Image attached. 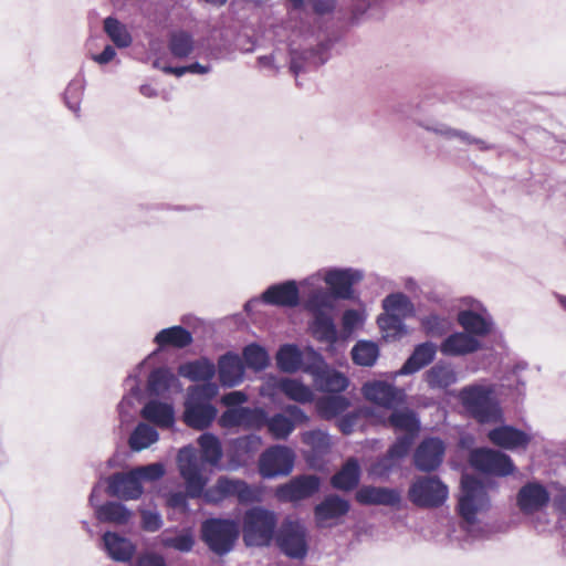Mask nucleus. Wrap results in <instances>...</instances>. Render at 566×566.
Segmentation results:
<instances>
[{
  "mask_svg": "<svg viewBox=\"0 0 566 566\" xmlns=\"http://www.w3.org/2000/svg\"><path fill=\"white\" fill-rule=\"evenodd\" d=\"M321 486V480L314 474H303L285 483V501H301L314 495Z\"/></svg>",
  "mask_w": 566,
  "mask_h": 566,
  "instance_id": "nucleus-26",
  "label": "nucleus"
},
{
  "mask_svg": "<svg viewBox=\"0 0 566 566\" xmlns=\"http://www.w3.org/2000/svg\"><path fill=\"white\" fill-rule=\"evenodd\" d=\"M107 493L123 500H137L144 491L134 470L114 473L107 479Z\"/></svg>",
  "mask_w": 566,
  "mask_h": 566,
  "instance_id": "nucleus-16",
  "label": "nucleus"
},
{
  "mask_svg": "<svg viewBox=\"0 0 566 566\" xmlns=\"http://www.w3.org/2000/svg\"><path fill=\"white\" fill-rule=\"evenodd\" d=\"M426 381L431 389H447L458 381L455 370L450 364L437 363L424 374Z\"/></svg>",
  "mask_w": 566,
  "mask_h": 566,
  "instance_id": "nucleus-35",
  "label": "nucleus"
},
{
  "mask_svg": "<svg viewBox=\"0 0 566 566\" xmlns=\"http://www.w3.org/2000/svg\"><path fill=\"white\" fill-rule=\"evenodd\" d=\"M386 424L396 432H403L396 441H402L410 450L420 431L421 422L416 411L410 408H394L388 417Z\"/></svg>",
  "mask_w": 566,
  "mask_h": 566,
  "instance_id": "nucleus-12",
  "label": "nucleus"
},
{
  "mask_svg": "<svg viewBox=\"0 0 566 566\" xmlns=\"http://www.w3.org/2000/svg\"><path fill=\"white\" fill-rule=\"evenodd\" d=\"M260 392L263 397L276 401L283 395V377H269L261 386Z\"/></svg>",
  "mask_w": 566,
  "mask_h": 566,
  "instance_id": "nucleus-57",
  "label": "nucleus"
},
{
  "mask_svg": "<svg viewBox=\"0 0 566 566\" xmlns=\"http://www.w3.org/2000/svg\"><path fill=\"white\" fill-rule=\"evenodd\" d=\"M305 310L312 315L310 324L313 336L333 345L337 340V329L334 322L336 305L325 289L314 290L304 302Z\"/></svg>",
  "mask_w": 566,
  "mask_h": 566,
  "instance_id": "nucleus-2",
  "label": "nucleus"
},
{
  "mask_svg": "<svg viewBox=\"0 0 566 566\" xmlns=\"http://www.w3.org/2000/svg\"><path fill=\"white\" fill-rule=\"evenodd\" d=\"M490 441L503 449H525L531 441V436L512 426H501L492 429L488 434Z\"/></svg>",
  "mask_w": 566,
  "mask_h": 566,
  "instance_id": "nucleus-23",
  "label": "nucleus"
},
{
  "mask_svg": "<svg viewBox=\"0 0 566 566\" xmlns=\"http://www.w3.org/2000/svg\"><path fill=\"white\" fill-rule=\"evenodd\" d=\"M308 552V532L303 523L285 518V556L303 560Z\"/></svg>",
  "mask_w": 566,
  "mask_h": 566,
  "instance_id": "nucleus-19",
  "label": "nucleus"
},
{
  "mask_svg": "<svg viewBox=\"0 0 566 566\" xmlns=\"http://www.w3.org/2000/svg\"><path fill=\"white\" fill-rule=\"evenodd\" d=\"M285 397L298 402H308L313 399V391L297 380L285 378Z\"/></svg>",
  "mask_w": 566,
  "mask_h": 566,
  "instance_id": "nucleus-55",
  "label": "nucleus"
},
{
  "mask_svg": "<svg viewBox=\"0 0 566 566\" xmlns=\"http://www.w3.org/2000/svg\"><path fill=\"white\" fill-rule=\"evenodd\" d=\"M350 504L338 495H328L314 509V517L319 527L326 526L329 520H337L348 513Z\"/></svg>",
  "mask_w": 566,
  "mask_h": 566,
  "instance_id": "nucleus-25",
  "label": "nucleus"
},
{
  "mask_svg": "<svg viewBox=\"0 0 566 566\" xmlns=\"http://www.w3.org/2000/svg\"><path fill=\"white\" fill-rule=\"evenodd\" d=\"M448 486L436 475L416 476L408 489V500L421 509H436L447 501Z\"/></svg>",
  "mask_w": 566,
  "mask_h": 566,
  "instance_id": "nucleus-7",
  "label": "nucleus"
},
{
  "mask_svg": "<svg viewBox=\"0 0 566 566\" xmlns=\"http://www.w3.org/2000/svg\"><path fill=\"white\" fill-rule=\"evenodd\" d=\"M154 342L159 346V348L167 346L185 348L192 343V335L182 326H171L158 332Z\"/></svg>",
  "mask_w": 566,
  "mask_h": 566,
  "instance_id": "nucleus-37",
  "label": "nucleus"
},
{
  "mask_svg": "<svg viewBox=\"0 0 566 566\" xmlns=\"http://www.w3.org/2000/svg\"><path fill=\"white\" fill-rule=\"evenodd\" d=\"M470 464L480 472L497 476H506L514 471V464L507 454L486 448L471 451Z\"/></svg>",
  "mask_w": 566,
  "mask_h": 566,
  "instance_id": "nucleus-10",
  "label": "nucleus"
},
{
  "mask_svg": "<svg viewBox=\"0 0 566 566\" xmlns=\"http://www.w3.org/2000/svg\"><path fill=\"white\" fill-rule=\"evenodd\" d=\"M159 439L158 431L148 423L140 422L132 432L128 443L133 451H142L149 448Z\"/></svg>",
  "mask_w": 566,
  "mask_h": 566,
  "instance_id": "nucleus-41",
  "label": "nucleus"
},
{
  "mask_svg": "<svg viewBox=\"0 0 566 566\" xmlns=\"http://www.w3.org/2000/svg\"><path fill=\"white\" fill-rule=\"evenodd\" d=\"M326 366L327 364L317 352L312 348L303 350L301 370L314 378Z\"/></svg>",
  "mask_w": 566,
  "mask_h": 566,
  "instance_id": "nucleus-54",
  "label": "nucleus"
},
{
  "mask_svg": "<svg viewBox=\"0 0 566 566\" xmlns=\"http://www.w3.org/2000/svg\"><path fill=\"white\" fill-rule=\"evenodd\" d=\"M160 543L164 547L174 548L180 553H189L195 545L191 532L182 531L176 536H161Z\"/></svg>",
  "mask_w": 566,
  "mask_h": 566,
  "instance_id": "nucleus-53",
  "label": "nucleus"
},
{
  "mask_svg": "<svg viewBox=\"0 0 566 566\" xmlns=\"http://www.w3.org/2000/svg\"><path fill=\"white\" fill-rule=\"evenodd\" d=\"M218 482L224 500L235 497L240 504H252L261 501L259 488L250 485L243 480L220 476Z\"/></svg>",
  "mask_w": 566,
  "mask_h": 566,
  "instance_id": "nucleus-20",
  "label": "nucleus"
},
{
  "mask_svg": "<svg viewBox=\"0 0 566 566\" xmlns=\"http://www.w3.org/2000/svg\"><path fill=\"white\" fill-rule=\"evenodd\" d=\"M133 470L139 480V483H142V481H157L165 474V468L159 462L140 465Z\"/></svg>",
  "mask_w": 566,
  "mask_h": 566,
  "instance_id": "nucleus-56",
  "label": "nucleus"
},
{
  "mask_svg": "<svg viewBox=\"0 0 566 566\" xmlns=\"http://www.w3.org/2000/svg\"><path fill=\"white\" fill-rule=\"evenodd\" d=\"M385 312L407 318L415 315V305L403 293H391L382 300Z\"/></svg>",
  "mask_w": 566,
  "mask_h": 566,
  "instance_id": "nucleus-40",
  "label": "nucleus"
},
{
  "mask_svg": "<svg viewBox=\"0 0 566 566\" xmlns=\"http://www.w3.org/2000/svg\"><path fill=\"white\" fill-rule=\"evenodd\" d=\"M140 415L144 419L160 428H171L175 424V409L168 402L149 400L143 407Z\"/></svg>",
  "mask_w": 566,
  "mask_h": 566,
  "instance_id": "nucleus-31",
  "label": "nucleus"
},
{
  "mask_svg": "<svg viewBox=\"0 0 566 566\" xmlns=\"http://www.w3.org/2000/svg\"><path fill=\"white\" fill-rule=\"evenodd\" d=\"M551 495L546 488L538 482L523 485L517 495L516 504L523 514L530 515L547 506Z\"/></svg>",
  "mask_w": 566,
  "mask_h": 566,
  "instance_id": "nucleus-15",
  "label": "nucleus"
},
{
  "mask_svg": "<svg viewBox=\"0 0 566 566\" xmlns=\"http://www.w3.org/2000/svg\"><path fill=\"white\" fill-rule=\"evenodd\" d=\"M177 463L187 493L191 499L202 496L208 504H219L224 500L218 480L213 486L205 490L208 480L202 474V464L195 447L186 446L181 448L177 455Z\"/></svg>",
  "mask_w": 566,
  "mask_h": 566,
  "instance_id": "nucleus-1",
  "label": "nucleus"
},
{
  "mask_svg": "<svg viewBox=\"0 0 566 566\" xmlns=\"http://www.w3.org/2000/svg\"><path fill=\"white\" fill-rule=\"evenodd\" d=\"M136 566H167L165 558L156 553L140 554L136 560Z\"/></svg>",
  "mask_w": 566,
  "mask_h": 566,
  "instance_id": "nucleus-64",
  "label": "nucleus"
},
{
  "mask_svg": "<svg viewBox=\"0 0 566 566\" xmlns=\"http://www.w3.org/2000/svg\"><path fill=\"white\" fill-rule=\"evenodd\" d=\"M219 380L223 387H235L244 378L242 359L233 353L222 355L218 360Z\"/></svg>",
  "mask_w": 566,
  "mask_h": 566,
  "instance_id": "nucleus-24",
  "label": "nucleus"
},
{
  "mask_svg": "<svg viewBox=\"0 0 566 566\" xmlns=\"http://www.w3.org/2000/svg\"><path fill=\"white\" fill-rule=\"evenodd\" d=\"M349 405V400L346 397L331 395L319 398L316 401V409L323 419L331 420L345 412Z\"/></svg>",
  "mask_w": 566,
  "mask_h": 566,
  "instance_id": "nucleus-38",
  "label": "nucleus"
},
{
  "mask_svg": "<svg viewBox=\"0 0 566 566\" xmlns=\"http://www.w3.org/2000/svg\"><path fill=\"white\" fill-rule=\"evenodd\" d=\"M85 85L86 81L84 75L77 74L73 80L70 81L64 92L65 105L76 116L80 115Z\"/></svg>",
  "mask_w": 566,
  "mask_h": 566,
  "instance_id": "nucleus-42",
  "label": "nucleus"
},
{
  "mask_svg": "<svg viewBox=\"0 0 566 566\" xmlns=\"http://www.w3.org/2000/svg\"><path fill=\"white\" fill-rule=\"evenodd\" d=\"M415 122L426 129L427 132L433 133L438 136H441L446 139H458L463 144L467 145H476V147L480 150H488L491 149V146L484 142L483 139L475 138L468 134L467 132L459 130L455 128L450 127L449 125L441 123L433 118H426V119H417L415 118Z\"/></svg>",
  "mask_w": 566,
  "mask_h": 566,
  "instance_id": "nucleus-17",
  "label": "nucleus"
},
{
  "mask_svg": "<svg viewBox=\"0 0 566 566\" xmlns=\"http://www.w3.org/2000/svg\"><path fill=\"white\" fill-rule=\"evenodd\" d=\"M410 450L402 441H395L386 454L378 458L369 468V475L376 479H387L389 474L400 467L401 461L408 455Z\"/></svg>",
  "mask_w": 566,
  "mask_h": 566,
  "instance_id": "nucleus-18",
  "label": "nucleus"
},
{
  "mask_svg": "<svg viewBox=\"0 0 566 566\" xmlns=\"http://www.w3.org/2000/svg\"><path fill=\"white\" fill-rule=\"evenodd\" d=\"M217 416V409L211 403H200L187 399L184 420L195 429L202 430L211 424Z\"/></svg>",
  "mask_w": 566,
  "mask_h": 566,
  "instance_id": "nucleus-27",
  "label": "nucleus"
},
{
  "mask_svg": "<svg viewBox=\"0 0 566 566\" xmlns=\"http://www.w3.org/2000/svg\"><path fill=\"white\" fill-rule=\"evenodd\" d=\"M262 446V440L256 434H249L241 437L237 440L235 447L238 451L247 454L255 453Z\"/></svg>",
  "mask_w": 566,
  "mask_h": 566,
  "instance_id": "nucleus-61",
  "label": "nucleus"
},
{
  "mask_svg": "<svg viewBox=\"0 0 566 566\" xmlns=\"http://www.w3.org/2000/svg\"><path fill=\"white\" fill-rule=\"evenodd\" d=\"M90 57L101 66H104L116 59V50L113 44H106L101 52L88 50Z\"/></svg>",
  "mask_w": 566,
  "mask_h": 566,
  "instance_id": "nucleus-62",
  "label": "nucleus"
},
{
  "mask_svg": "<svg viewBox=\"0 0 566 566\" xmlns=\"http://www.w3.org/2000/svg\"><path fill=\"white\" fill-rule=\"evenodd\" d=\"M480 348L481 342L465 332L450 334L439 346L440 353L448 357L467 356L478 352Z\"/></svg>",
  "mask_w": 566,
  "mask_h": 566,
  "instance_id": "nucleus-21",
  "label": "nucleus"
},
{
  "mask_svg": "<svg viewBox=\"0 0 566 566\" xmlns=\"http://www.w3.org/2000/svg\"><path fill=\"white\" fill-rule=\"evenodd\" d=\"M168 48L177 59L198 56L201 54L199 45L193 38H169Z\"/></svg>",
  "mask_w": 566,
  "mask_h": 566,
  "instance_id": "nucleus-49",
  "label": "nucleus"
},
{
  "mask_svg": "<svg viewBox=\"0 0 566 566\" xmlns=\"http://www.w3.org/2000/svg\"><path fill=\"white\" fill-rule=\"evenodd\" d=\"M140 515V525L144 531L153 533L161 528L163 518L158 512L144 510Z\"/></svg>",
  "mask_w": 566,
  "mask_h": 566,
  "instance_id": "nucleus-60",
  "label": "nucleus"
},
{
  "mask_svg": "<svg viewBox=\"0 0 566 566\" xmlns=\"http://www.w3.org/2000/svg\"><path fill=\"white\" fill-rule=\"evenodd\" d=\"M154 69L160 70L166 74H172L177 77H181L186 73H188L187 65L186 66H170L166 62L163 61V57H155L151 62Z\"/></svg>",
  "mask_w": 566,
  "mask_h": 566,
  "instance_id": "nucleus-63",
  "label": "nucleus"
},
{
  "mask_svg": "<svg viewBox=\"0 0 566 566\" xmlns=\"http://www.w3.org/2000/svg\"><path fill=\"white\" fill-rule=\"evenodd\" d=\"M96 516L101 522L124 525L130 520L132 512L122 503L107 502L97 506Z\"/></svg>",
  "mask_w": 566,
  "mask_h": 566,
  "instance_id": "nucleus-39",
  "label": "nucleus"
},
{
  "mask_svg": "<svg viewBox=\"0 0 566 566\" xmlns=\"http://www.w3.org/2000/svg\"><path fill=\"white\" fill-rule=\"evenodd\" d=\"M314 42L304 44L301 49L291 51L290 71L298 77L300 74L316 70L323 65L336 49L340 38H312Z\"/></svg>",
  "mask_w": 566,
  "mask_h": 566,
  "instance_id": "nucleus-6",
  "label": "nucleus"
},
{
  "mask_svg": "<svg viewBox=\"0 0 566 566\" xmlns=\"http://www.w3.org/2000/svg\"><path fill=\"white\" fill-rule=\"evenodd\" d=\"M361 394L368 401L386 409H394L402 405L406 399L403 389L384 380L365 382L361 387Z\"/></svg>",
  "mask_w": 566,
  "mask_h": 566,
  "instance_id": "nucleus-11",
  "label": "nucleus"
},
{
  "mask_svg": "<svg viewBox=\"0 0 566 566\" xmlns=\"http://www.w3.org/2000/svg\"><path fill=\"white\" fill-rule=\"evenodd\" d=\"M103 545L107 555L115 562H129L136 551L135 545L128 538L114 532L104 533Z\"/></svg>",
  "mask_w": 566,
  "mask_h": 566,
  "instance_id": "nucleus-30",
  "label": "nucleus"
},
{
  "mask_svg": "<svg viewBox=\"0 0 566 566\" xmlns=\"http://www.w3.org/2000/svg\"><path fill=\"white\" fill-rule=\"evenodd\" d=\"M243 359L245 365L254 370L264 369L269 363L266 352L256 344H250L243 349Z\"/></svg>",
  "mask_w": 566,
  "mask_h": 566,
  "instance_id": "nucleus-51",
  "label": "nucleus"
},
{
  "mask_svg": "<svg viewBox=\"0 0 566 566\" xmlns=\"http://www.w3.org/2000/svg\"><path fill=\"white\" fill-rule=\"evenodd\" d=\"M283 306V282L268 287L260 297H253L244 304V311L251 313L259 304Z\"/></svg>",
  "mask_w": 566,
  "mask_h": 566,
  "instance_id": "nucleus-44",
  "label": "nucleus"
},
{
  "mask_svg": "<svg viewBox=\"0 0 566 566\" xmlns=\"http://www.w3.org/2000/svg\"><path fill=\"white\" fill-rule=\"evenodd\" d=\"M379 356L378 346L368 340H359L352 349V357L359 366H373Z\"/></svg>",
  "mask_w": 566,
  "mask_h": 566,
  "instance_id": "nucleus-46",
  "label": "nucleus"
},
{
  "mask_svg": "<svg viewBox=\"0 0 566 566\" xmlns=\"http://www.w3.org/2000/svg\"><path fill=\"white\" fill-rule=\"evenodd\" d=\"M313 384L319 391L339 394L348 388L349 380L343 373L326 366L313 378Z\"/></svg>",
  "mask_w": 566,
  "mask_h": 566,
  "instance_id": "nucleus-33",
  "label": "nucleus"
},
{
  "mask_svg": "<svg viewBox=\"0 0 566 566\" xmlns=\"http://www.w3.org/2000/svg\"><path fill=\"white\" fill-rule=\"evenodd\" d=\"M277 516L261 506L247 510L242 520L243 542L247 546H268L274 536Z\"/></svg>",
  "mask_w": 566,
  "mask_h": 566,
  "instance_id": "nucleus-5",
  "label": "nucleus"
},
{
  "mask_svg": "<svg viewBox=\"0 0 566 566\" xmlns=\"http://www.w3.org/2000/svg\"><path fill=\"white\" fill-rule=\"evenodd\" d=\"M201 539L218 556L233 551L240 536V525L232 518L210 517L202 522Z\"/></svg>",
  "mask_w": 566,
  "mask_h": 566,
  "instance_id": "nucleus-4",
  "label": "nucleus"
},
{
  "mask_svg": "<svg viewBox=\"0 0 566 566\" xmlns=\"http://www.w3.org/2000/svg\"><path fill=\"white\" fill-rule=\"evenodd\" d=\"M361 469L359 461L350 457L342 468L332 476L331 484L334 489L339 491H352L360 481Z\"/></svg>",
  "mask_w": 566,
  "mask_h": 566,
  "instance_id": "nucleus-29",
  "label": "nucleus"
},
{
  "mask_svg": "<svg viewBox=\"0 0 566 566\" xmlns=\"http://www.w3.org/2000/svg\"><path fill=\"white\" fill-rule=\"evenodd\" d=\"M218 392L219 387L217 384L211 380L203 381L201 385L190 386L188 388V400L210 403V400L213 399Z\"/></svg>",
  "mask_w": 566,
  "mask_h": 566,
  "instance_id": "nucleus-50",
  "label": "nucleus"
},
{
  "mask_svg": "<svg viewBox=\"0 0 566 566\" xmlns=\"http://www.w3.org/2000/svg\"><path fill=\"white\" fill-rule=\"evenodd\" d=\"M356 501L363 505L399 506L401 494L396 489L364 485L356 492Z\"/></svg>",
  "mask_w": 566,
  "mask_h": 566,
  "instance_id": "nucleus-22",
  "label": "nucleus"
},
{
  "mask_svg": "<svg viewBox=\"0 0 566 566\" xmlns=\"http://www.w3.org/2000/svg\"><path fill=\"white\" fill-rule=\"evenodd\" d=\"M421 326L428 336L440 337L450 329L451 323L447 317L429 314L421 319Z\"/></svg>",
  "mask_w": 566,
  "mask_h": 566,
  "instance_id": "nucleus-52",
  "label": "nucleus"
},
{
  "mask_svg": "<svg viewBox=\"0 0 566 566\" xmlns=\"http://www.w3.org/2000/svg\"><path fill=\"white\" fill-rule=\"evenodd\" d=\"M220 421L223 427L260 429L268 423V416L259 408L238 407L227 409L222 413Z\"/></svg>",
  "mask_w": 566,
  "mask_h": 566,
  "instance_id": "nucleus-14",
  "label": "nucleus"
},
{
  "mask_svg": "<svg viewBox=\"0 0 566 566\" xmlns=\"http://www.w3.org/2000/svg\"><path fill=\"white\" fill-rule=\"evenodd\" d=\"M178 374L191 381H208L214 377L216 366L207 358H199L180 365Z\"/></svg>",
  "mask_w": 566,
  "mask_h": 566,
  "instance_id": "nucleus-34",
  "label": "nucleus"
},
{
  "mask_svg": "<svg viewBox=\"0 0 566 566\" xmlns=\"http://www.w3.org/2000/svg\"><path fill=\"white\" fill-rule=\"evenodd\" d=\"M306 420L307 417L297 406L285 403V438L294 429L295 422H305Z\"/></svg>",
  "mask_w": 566,
  "mask_h": 566,
  "instance_id": "nucleus-59",
  "label": "nucleus"
},
{
  "mask_svg": "<svg viewBox=\"0 0 566 566\" xmlns=\"http://www.w3.org/2000/svg\"><path fill=\"white\" fill-rule=\"evenodd\" d=\"M303 350L295 345L285 344V373L301 370Z\"/></svg>",
  "mask_w": 566,
  "mask_h": 566,
  "instance_id": "nucleus-58",
  "label": "nucleus"
},
{
  "mask_svg": "<svg viewBox=\"0 0 566 566\" xmlns=\"http://www.w3.org/2000/svg\"><path fill=\"white\" fill-rule=\"evenodd\" d=\"M444 442L439 438L423 439L413 453V465L421 472L436 471L443 462Z\"/></svg>",
  "mask_w": 566,
  "mask_h": 566,
  "instance_id": "nucleus-13",
  "label": "nucleus"
},
{
  "mask_svg": "<svg viewBox=\"0 0 566 566\" xmlns=\"http://www.w3.org/2000/svg\"><path fill=\"white\" fill-rule=\"evenodd\" d=\"M494 394L495 389L492 385L473 384L463 387L458 398L475 420L485 423L495 421L501 416Z\"/></svg>",
  "mask_w": 566,
  "mask_h": 566,
  "instance_id": "nucleus-3",
  "label": "nucleus"
},
{
  "mask_svg": "<svg viewBox=\"0 0 566 566\" xmlns=\"http://www.w3.org/2000/svg\"><path fill=\"white\" fill-rule=\"evenodd\" d=\"M201 461L217 465L222 458V447L219 439L212 433H203L198 438Z\"/></svg>",
  "mask_w": 566,
  "mask_h": 566,
  "instance_id": "nucleus-43",
  "label": "nucleus"
},
{
  "mask_svg": "<svg viewBox=\"0 0 566 566\" xmlns=\"http://www.w3.org/2000/svg\"><path fill=\"white\" fill-rule=\"evenodd\" d=\"M458 322L467 334L474 337L488 335L493 326V321L485 311L482 314L473 310L461 311L458 314Z\"/></svg>",
  "mask_w": 566,
  "mask_h": 566,
  "instance_id": "nucleus-32",
  "label": "nucleus"
},
{
  "mask_svg": "<svg viewBox=\"0 0 566 566\" xmlns=\"http://www.w3.org/2000/svg\"><path fill=\"white\" fill-rule=\"evenodd\" d=\"M462 495L459 500L460 515L468 523H474L476 514L485 511L490 500L484 485L475 478L463 475L461 479Z\"/></svg>",
  "mask_w": 566,
  "mask_h": 566,
  "instance_id": "nucleus-9",
  "label": "nucleus"
},
{
  "mask_svg": "<svg viewBox=\"0 0 566 566\" xmlns=\"http://www.w3.org/2000/svg\"><path fill=\"white\" fill-rule=\"evenodd\" d=\"M176 380L175 375L166 367L154 369L148 377V390L155 395L166 392Z\"/></svg>",
  "mask_w": 566,
  "mask_h": 566,
  "instance_id": "nucleus-47",
  "label": "nucleus"
},
{
  "mask_svg": "<svg viewBox=\"0 0 566 566\" xmlns=\"http://www.w3.org/2000/svg\"><path fill=\"white\" fill-rule=\"evenodd\" d=\"M437 354V346L432 342H424L417 345L405 361L397 375H412L431 364Z\"/></svg>",
  "mask_w": 566,
  "mask_h": 566,
  "instance_id": "nucleus-28",
  "label": "nucleus"
},
{
  "mask_svg": "<svg viewBox=\"0 0 566 566\" xmlns=\"http://www.w3.org/2000/svg\"><path fill=\"white\" fill-rule=\"evenodd\" d=\"M259 472L264 479L283 474V446H273L261 454Z\"/></svg>",
  "mask_w": 566,
  "mask_h": 566,
  "instance_id": "nucleus-36",
  "label": "nucleus"
},
{
  "mask_svg": "<svg viewBox=\"0 0 566 566\" xmlns=\"http://www.w3.org/2000/svg\"><path fill=\"white\" fill-rule=\"evenodd\" d=\"M402 317L399 315L388 314L378 317V325L387 339H399L407 334V327Z\"/></svg>",
  "mask_w": 566,
  "mask_h": 566,
  "instance_id": "nucleus-45",
  "label": "nucleus"
},
{
  "mask_svg": "<svg viewBox=\"0 0 566 566\" xmlns=\"http://www.w3.org/2000/svg\"><path fill=\"white\" fill-rule=\"evenodd\" d=\"M302 441L311 449L314 457L326 454L331 448L329 436L321 430L304 432Z\"/></svg>",
  "mask_w": 566,
  "mask_h": 566,
  "instance_id": "nucleus-48",
  "label": "nucleus"
},
{
  "mask_svg": "<svg viewBox=\"0 0 566 566\" xmlns=\"http://www.w3.org/2000/svg\"><path fill=\"white\" fill-rule=\"evenodd\" d=\"M313 277L324 280L329 286L327 292L333 297V304L336 305L337 300H350L353 297V285L364 279V273L352 268H331L318 271Z\"/></svg>",
  "mask_w": 566,
  "mask_h": 566,
  "instance_id": "nucleus-8",
  "label": "nucleus"
}]
</instances>
